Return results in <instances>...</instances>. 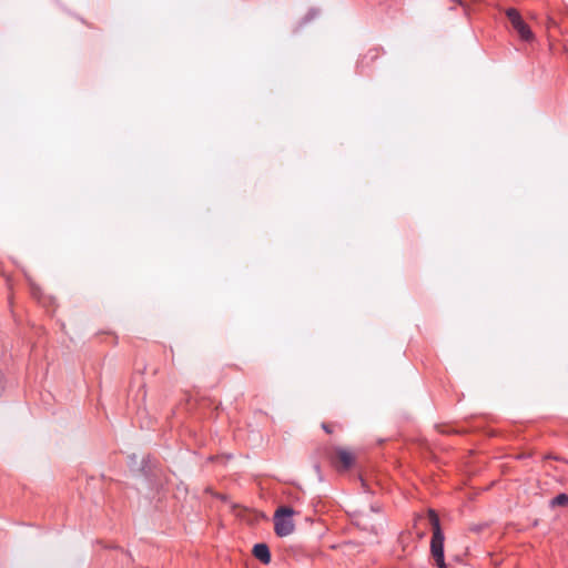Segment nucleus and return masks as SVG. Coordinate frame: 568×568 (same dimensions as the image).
I'll return each instance as SVG.
<instances>
[{
    "instance_id": "nucleus-1",
    "label": "nucleus",
    "mask_w": 568,
    "mask_h": 568,
    "mask_svg": "<svg viewBox=\"0 0 568 568\" xmlns=\"http://www.w3.org/2000/svg\"><path fill=\"white\" fill-rule=\"evenodd\" d=\"M428 520L433 529L430 539V552L438 568H447L444 556V532L437 513L434 509L428 510Z\"/></svg>"
},
{
    "instance_id": "nucleus-2",
    "label": "nucleus",
    "mask_w": 568,
    "mask_h": 568,
    "mask_svg": "<svg viewBox=\"0 0 568 568\" xmlns=\"http://www.w3.org/2000/svg\"><path fill=\"white\" fill-rule=\"evenodd\" d=\"M295 510L290 506L278 507L273 516L274 531L278 537H286L295 530V524L292 519Z\"/></svg>"
},
{
    "instance_id": "nucleus-3",
    "label": "nucleus",
    "mask_w": 568,
    "mask_h": 568,
    "mask_svg": "<svg viewBox=\"0 0 568 568\" xmlns=\"http://www.w3.org/2000/svg\"><path fill=\"white\" fill-rule=\"evenodd\" d=\"M505 14L513 28V30L518 34L520 40L525 42H530L535 39L534 32L530 27L524 21L520 12L515 8H507L505 10Z\"/></svg>"
},
{
    "instance_id": "nucleus-4",
    "label": "nucleus",
    "mask_w": 568,
    "mask_h": 568,
    "mask_svg": "<svg viewBox=\"0 0 568 568\" xmlns=\"http://www.w3.org/2000/svg\"><path fill=\"white\" fill-rule=\"evenodd\" d=\"M332 464L338 470H347L354 464V456L346 449L336 447L334 452L329 455Z\"/></svg>"
},
{
    "instance_id": "nucleus-5",
    "label": "nucleus",
    "mask_w": 568,
    "mask_h": 568,
    "mask_svg": "<svg viewBox=\"0 0 568 568\" xmlns=\"http://www.w3.org/2000/svg\"><path fill=\"white\" fill-rule=\"evenodd\" d=\"M253 556L258 559L263 564H270L271 561V551L266 544L260 542L255 544L253 547Z\"/></svg>"
},
{
    "instance_id": "nucleus-6",
    "label": "nucleus",
    "mask_w": 568,
    "mask_h": 568,
    "mask_svg": "<svg viewBox=\"0 0 568 568\" xmlns=\"http://www.w3.org/2000/svg\"><path fill=\"white\" fill-rule=\"evenodd\" d=\"M154 468L155 462L150 456H146L142 459L139 471L152 484V477L155 476Z\"/></svg>"
},
{
    "instance_id": "nucleus-7",
    "label": "nucleus",
    "mask_w": 568,
    "mask_h": 568,
    "mask_svg": "<svg viewBox=\"0 0 568 568\" xmlns=\"http://www.w3.org/2000/svg\"><path fill=\"white\" fill-rule=\"evenodd\" d=\"M549 506L550 508L568 507V495L565 493L557 495L549 501Z\"/></svg>"
},
{
    "instance_id": "nucleus-8",
    "label": "nucleus",
    "mask_w": 568,
    "mask_h": 568,
    "mask_svg": "<svg viewBox=\"0 0 568 568\" xmlns=\"http://www.w3.org/2000/svg\"><path fill=\"white\" fill-rule=\"evenodd\" d=\"M320 14V11L317 9H311L307 14L304 18V22H308L313 20L315 17Z\"/></svg>"
},
{
    "instance_id": "nucleus-9",
    "label": "nucleus",
    "mask_w": 568,
    "mask_h": 568,
    "mask_svg": "<svg viewBox=\"0 0 568 568\" xmlns=\"http://www.w3.org/2000/svg\"><path fill=\"white\" fill-rule=\"evenodd\" d=\"M322 428L327 433V434H331L333 433V429H332V426L326 424V423H323L322 424Z\"/></svg>"
},
{
    "instance_id": "nucleus-10",
    "label": "nucleus",
    "mask_w": 568,
    "mask_h": 568,
    "mask_svg": "<svg viewBox=\"0 0 568 568\" xmlns=\"http://www.w3.org/2000/svg\"><path fill=\"white\" fill-rule=\"evenodd\" d=\"M32 295H33L36 298H39V288H32Z\"/></svg>"
},
{
    "instance_id": "nucleus-11",
    "label": "nucleus",
    "mask_w": 568,
    "mask_h": 568,
    "mask_svg": "<svg viewBox=\"0 0 568 568\" xmlns=\"http://www.w3.org/2000/svg\"><path fill=\"white\" fill-rule=\"evenodd\" d=\"M130 460H131V466L134 464H136V456L135 455H132L130 456Z\"/></svg>"
},
{
    "instance_id": "nucleus-12",
    "label": "nucleus",
    "mask_w": 568,
    "mask_h": 568,
    "mask_svg": "<svg viewBox=\"0 0 568 568\" xmlns=\"http://www.w3.org/2000/svg\"><path fill=\"white\" fill-rule=\"evenodd\" d=\"M372 510H373V511H378V510H379V508H378V507H376V506H372Z\"/></svg>"
}]
</instances>
